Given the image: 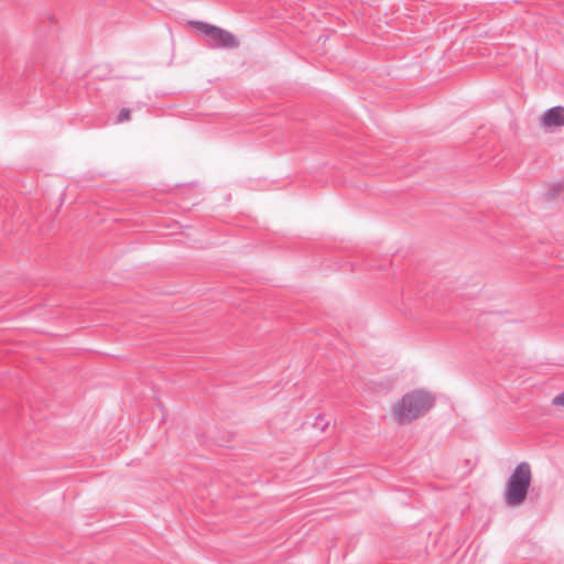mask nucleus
<instances>
[{
    "label": "nucleus",
    "instance_id": "f257e3e1",
    "mask_svg": "<svg viewBox=\"0 0 564 564\" xmlns=\"http://www.w3.org/2000/svg\"><path fill=\"white\" fill-rule=\"evenodd\" d=\"M435 404L433 394L423 389H415L405 393L393 404L392 417L401 425L424 416Z\"/></svg>",
    "mask_w": 564,
    "mask_h": 564
},
{
    "label": "nucleus",
    "instance_id": "f03ea898",
    "mask_svg": "<svg viewBox=\"0 0 564 564\" xmlns=\"http://www.w3.org/2000/svg\"><path fill=\"white\" fill-rule=\"evenodd\" d=\"M532 480L531 466L522 462L516 466L508 477L503 490V500L509 507L521 506L529 492Z\"/></svg>",
    "mask_w": 564,
    "mask_h": 564
},
{
    "label": "nucleus",
    "instance_id": "7ed1b4c3",
    "mask_svg": "<svg viewBox=\"0 0 564 564\" xmlns=\"http://www.w3.org/2000/svg\"><path fill=\"white\" fill-rule=\"evenodd\" d=\"M192 25L205 36L212 48H235L239 45L236 36L224 29L200 21H194Z\"/></svg>",
    "mask_w": 564,
    "mask_h": 564
},
{
    "label": "nucleus",
    "instance_id": "20e7f679",
    "mask_svg": "<svg viewBox=\"0 0 564 564\" xmlns=\"http://www.w3.org/2000/svg\"><path fill=\"white\" fill-rule=\"evenodd\" d=\"M544 127H562L564 126V107L556 106L549 109L542 117Z\"/></svg>",
    "mask_w": 564,
    "mask_h": 564
},
{
    "label": "nucleus",
    "instance_id": "39448f33",
    "mask_svg": "<svg viewBox=\"0 0 564 564\" xmlns=\"http://www.w3.org/2000/svg\"><path fill=\"white\" fill-rule=\"evenodd\" d=\"M130 119V110L129 109H121V111L118 115L117 121L123 122L128 121Z\"/></svg>",
    "mask_w": 564,
    "mask_h": 564
},
{
    "label": "nucleus",
    "instance_id": "423d86ee",
    "mask_svg": "<svg viewBox=\"0 0 564 564\" xmlns=\"http://www.w3.org/2000/svg\"><path fill=\"white\" fill-rule=\"evenodd\" d=\"M552 403L556 406H564V391L560 394H557L553 400Z\"/></svg>",
    "mask_w": 564,
    "mask_h": 564
},
{
    "label": "nucleus",
    "instance_id": "0eeeda50",
    "mask_svg": "<svg viewBox=\"0 0 564 564\" xmlns=\"http://www.w3.org/2000/svg\"><path fill=\"white\" fill-rule=\"evenodd\" d=\"M314 426L321 429L322 431L325 429V424H323V419L321 416L316 419Z\"/></svg>",
    "mask_w": 564,
    "mask_h": 564
}]
</instances>
